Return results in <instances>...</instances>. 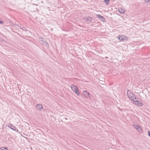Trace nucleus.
I'll use <instances>...</instances> for the list:
<instances>
[{
  "instance_id": "f257e3e1",
  "label": "nucleus",
  "mask_w": 150,
  "mask_h": 150,
  "mask_svg": "<svg viewBox=\"0 0 150 150\" xmlns=\"http://www.w3.org/2000/svg\"><path fill=\"white\" fill-rule=\"evenodd\" d=\"M71 88L72 91L78 96L80 95V93L78 91V89L77 87L74 85H71Z\"/></svg>"
},
{
  "instance_id": "f03ea898",
  "label": "nucleus",
  "mask_w": 150,
  "mask_h": 150,
  "mask_svg": "<svg viewBox=\"0 0 150 150\" xmlns=\"http://www.w3.org/2000/svg\"><path fill=\"white\" fill-rule=\"evenodd\" d=\"M132 102L135 105L141 106L143 105V103L141 101L135 100L134 99L132 100Z\"/></svg>"
},
{
  "instance_id": "7ed1b4c3",
  "label": "nucleus",
  "mask_w": 150,
  "mask_h": 150,
  "mask_svg": "<svg viewBox=\"0 0 150 150\" xmlns=\"http://www.w3.org/2000/svg\"><path fill=\"white\" fill-rule=\"evenodd\" d=\"M127 96L132 100V101L134 99V95L132 93H131L130 91L128 90H127Z\"/></svg>"
},
{
  "instance_id": "20e7f679",
  "label": "nucleus",
  "mask_w": 150,
  "mask_h": 150,
  "mask_svg": "<svg viewBox=\"0 0 150 150\" xmlns=\"http://www.w3.org/2000/svg\"><path fill=\"white\" fill-rule=\"evenodd\" d=\"M134 127L139 132H141L142 131L141 127L138 125H134Z\"/></svg>"
},
{
  "instance_id": "39448f33",
  "label": "nucleus",
  "mask_w": 150,
  "mask_h": 150,
  "mask_svg": "<svg viewBox=\"0 0 150 150\" xmlns=\"http://www.w3.org/2000/svg\"><path fill=\"white\" fill-rule=\"evenodd\" d=\"M83 95L86 98H88L90 97V94L87 91H83Z\"/></svg>"
},
{
  "instance_id": "423d86ee",
  "label": "nucleus",
  "mask_w": 150,
  "mask_h": 150,
  "mask_svg": "<svg viewBox=\"0 0 150 150\" xmlns=\"http://www.w3.org/2000/svg\"><path fill=\"white\" fill-rule=\"evenodd\" d=\"M96 16L97 18L100 19L101 21H105V18L103 16L99 14H97Z\"/></svg>"
},
{
  "instance_id": "0eeeda50",
  "label": "nucleus",
  "mask_w": 150,
  "mask_h": 150,
  "mask_svg": "<svg viewBox=\"0 0 150 150\" xmlns=\"http://www.w3.org/2000/svg\"><path fill=\"white\" fill-rule=\"evenodd\" d=\"M8 127L13 130L16 131V128L11 124H9Z\"/></svg>"
},
{
  "instance_id": "6e6552de",
  "label": "nucleus",
  "mask_w": 150,
  "mask_h": 150,
  "mask_svg": "<svg viewBox=\"0 0 150 150\" xmlns=\"http://www.w3.org/2000/svg\"><path fill=\"white\" fill-rule=\"evenodd\" d=\"M118 38L120 41H123L126 40V37L123 35H122L119 37Z\"/></svg>"
},
{
  "instance_id": "1a4fd4ad",
  "label": "nucleus",
  "mask_w": 150,
  "mask_h": 150,
  "mask_svg": "<svg viewBox=\"0 0 150 150\" xmlns=\"http://www.w3.org/2000/svg\"><path fill=\"white\" fill-rule=\"evenodd\" d=\"M91 18L89 17H86L85 18L86 22L88 23H89L91 21Z\"/></svg>"
},
{
  "instance_id": "9d476101",
  "label": "nucleus",
  "mask_w": 150,
  "mask_h": 150,
  "mask_svg": "<svg viewBox=\"0 0 150 150\" xmlns=\"http://www.w3.org/2000/svg\"><path fill=\"white\" fill-rule=\"evenodd\" d=\"M36 107L37 109L40 110L42 108V106L41 104H38L36 106Z\"/></svg>"
},
{
  "instance_id": "9b49d317",
  "label": "nucleus",
  "mask_w": 150,
  "mask_h": 150,
  "mask_svg": "<svg viewBox=\"0 0 150 150\" xmlns=\"http://www.w3.org/2000/svg\"><path fill=\"white\" fill-rule=\"evenodd\" d=\"M118 11L121 14H123L125 12V10H118Z\"/></svg>"
},
{
  "instance_id": "f8f14e48",
  "label": "nucleus",
  "mask_w": 150,
  "mask_h": 150,
  "mask_svg": "<svg viewBox=\"0 0 150 150\" xmlns=\"http://www.w3.org/2000/svg\"><path fill=\"white\" fill-rule=\"evenodd\" d=\"M104 1L105 3L107 4H108V2H109V0H104Z\"/></svg>"
},
{
  "instance_id": "ddd939ff",
  "label": "nucleus",
  "mask_w": 150,
  "mask_h": 150,
  "mask_svg": "<svg viewBox=\"0 0 150 150\" xmlns=\"http://www.w3.org/2000/svg\"><path fill=\"white\" fill-rule=\"evenodd\" d=\"M7 149V148L2 147L0 149V150H6Z\"/></svg>"
},
{
  "instance_id": "4468645a",
  "label": "nucleus",
  "mask_w": 150,
  "mask_h": 150,
  "mask_svg": "<svg viewBox=\"0 0 150 150\" xmlns=\"http://www.w3.org/2000/svg\"><path fill=\"white\" fill-rule=\"evenodd\" d=\"M145 3H150V0H145Z\"/></svg>"
},
{
  "instance_id": "2eb2a0df",
  "label": "nucleus",
  "mask_w": 150,
  "mask_h": 150,
  "mask_svg": "<svg viewBox=\"0 0 150 150\" xmlns=\"http://www.w3.org/2000/svg\"><path fill=\"white\" fill-rule=\"evenodd\" d=\"M4 23V21H0V24H3Z\"/></svg>"
},
{
  "instance_id": "dca6fc26",
  "label": "nucleus",
  "mask_w": 150,
  "mask_h": 150,
  "mask_svg": "<svg viewBox=\"0 0 150 150\" xmlns=\"http://www.w3.org/2000/svg\"><path fill=\"white\" fill-rule=\"evenodd\" d=\"M148 135L150 137V131H149L148 132Z\"/></svg>"
},
{
  "instance_id": "f3484780",
  "label": "nucleus",
  "mask_w": 150,
  "mask_h": 150,
  "mask_svg": "<svg viewBox=\"0 0 150 150\" xmlns=\"http://www.w3.org/2000/svg\"><path fill=\"white\" fill-rule=\"evenodd\" d=\"M134 99L136 100H137V98H136V97H134Z\"/></svg>"
}]
</instances>
